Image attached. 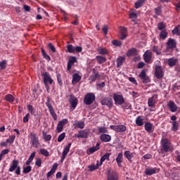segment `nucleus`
Wrapping results in <instances>:
<instances>
[{
    "mask_svg": "<svg viewBox=\"0 0 180 180\" xmlns=\"http://www.w3.org/2000/svg\"><path fill=\"white\" fill-rule=\"evenodd\" d=\"M179 26H176L174 27V29L172 31V34H176V36H179L180 34V30Z\"/></svg>",
    "mask_w": 180,
    "mask_h": 180,
    "instance_id": "obj_49",
    "label": "nucleus"
},
{
    "mask_svg": "<svg viewBox=\"0 0 180 180\" xmlns=\"http://www.w3.org/2000/svg\"><path fill=\"white\" fill-rule=\"evenodd\" d=\"M75 127L77 129H84L85 127V122L84 121H79L75 124Z\"/></svg>",
    "mask_w": 180,
    "mask_h": 180,
    "instance_id": "obj_43",
    "label": "nucleus"
},
{
    "mask_svg": "<svg viewBox=\"0 0 180 180\" xmlns=\"http://www.w3.org/2000/svg\"><path fill=\"white\" fill-rule=\"evenodd\" d=\"M15 139H16V136H10L9 139H6V143H9L10 144H12L13 141H15Z\"/></svg>",
    "mask_w": 180,
    "mask_h": 180,
    "instance_id": "obj_51",
    "label": "nucleus"
},
{
    "mask_svg": "<svg viewBox=\"0 0 180 180\" xmlns=\"http://www.w3.org/2000/svg\"><path fill=\"white\" fill-rule=\"evenodd\" d=\"M8 171L9 172H13V171H15V175H20V166H19V160H13L12 161L11 166L8 169Z\"/></svg>",
    "mask_w": 180,
    "mask_h": 180,
    "instance_id": "obj_3",
    "label": "nucleus"
},
{
    "mask_svg": "<svg viewBox=\"0 0 180 180\" xmlns=\"http://www.w3.org/2000/svg\"><path fill=\"white\" fill-rule=\"evenodd\" d=\"M127 37V29L124 27H121L120 30V39L124 40Z\"/></svg>",
    "mask_w": 180,
    "mask_h": 180,
    "instance_id": "obj_18",
    "label": "nucleus"
},
{
    "mask_svg": "<svg viewBox=\"0 0 180 180\" xmlns=\"http://www.w3.org/2000/svg\"><path fill=\"white\" fill-rule=\"evenodd\" d=\"M69 103L73 110L75 109L78 105V98L74 96V94H70L69 98Z\"/></svg>",
    "mask_w": 180,
    "mask_h": 180,
    "instance_id": "obj_12",
    "label": "nucleus"
},
{
    "mask_svg": "<svg viewBox=\"0 0 180 180\" xmlns=\"http://www.w3.org/2000/svg\"><path fill=\"white\" fill-rule=\"evenodd\" d=\"M95 99H96V97L95 96V94L87 93L84 96V105L89 106V105H92V103H94L95 102Z\"/></svg>",
    "mask_w": 180,
    "mask_h": 180,
    "instance_id": "obj_2",
    "label": "nucleus"
},
{
    "mask_svg": "<svg viewBox=\"0 0 180 180\" xmlns=\"http://www.w3.org/2000/svg\"><path fill=\"white\" fill-rule=\"evenodd\" d=\"M41 159L38 158L35 161V165H37V167H41Z\"/></svg>",
    "mask_w": 180,
    "mask_h": 180,
    "instance_id": "obj_64",
    "label": "nucleus"
},
{
    "mask_svg": "<svg viewBox=\"0 0 180 180\" xmlns=\"http://www.w3.org/2000/svg\"><path fill=\"white\" fill-rule=\"evenodd\" d=\"M50 97H47V100L46 103V106H47L49 111L52 116L53 119L54 120H57V114L56 113V111H54V108H53V105H51V103H50Z\"/></svg>",
    "mask_w": 180,
    "mask_h": 180,
    "instance_id": "obj_5",
    "label": "nucleus"
},
{
    "mask_svg": "<svg viewBox=\"0 0 180 180\" xmlns=\"http://www.w3.org/2000/svg\"><path fill=\"white\" fill-rule=\"evenodd\" d=\"M101 105L107 106L109 109L113 108V100L112 98L106 97L101 101Z\"/></svg>",
    "mask_w": 180,
    "mask_h": 180,
    "instance_id": "obj_9",
    "label": "nucleus"
},
{
    "mask_svg": "<svg viewBox=\"0 0 180 180\" xmlns=\"http://www.w3.org/2000/svg\"><path fill=\"white\" fill-rule=\"evenodd\" d=\"M165 24H164L163 22H160L158 24V30H162L163 29H165Z\"/></svg>",
    "mask_w": 180,
    "mask_h": 180,
    "instance_id": "obj_55",
    "label": "nucleus"
},
{
    "mask_svg": "<svg viewBox=\"0 0 180 180\" xmlns=\"http://www.w3.org/2000/svg\"><path fill=\"white\" fill-rule=\"evenodd\" d=\"M42 136L45 141H50V140H51V135H47V133H46L45 131L42 133Z\"/></svg>",
    "mask_w": 180,
    "mask_h": 180,
    "instance_id": "obj_52",
    "label": "nucleus"
},
{
    "mask_svg": "<svg viewBox=\"0 0 180 180\" xmlns=\"http://www.w3.org/2000/svg\"><path fill=\"white\" fill-rule=\"evenodd\" d=\"M48 47L50 49V50L52 51V53H56V51H57V50L56 49V47L51 43L49 44Z\"/></svg>",
    "mask_w": 180,
    "mask_h": 180,
    "instance_id": "obj_59",
    "label": "nucleus"
},
{
    "mask_svg": "<svg viewBox=\"0 0 180 180\" xmlns=\"http://www.w3.org/2000/svg\"><path fill=\"white\" fill-rule=\"evenodd\" d=\"M167 63L169 67H174L176 65V59H174V58H169L168 59Z\"/></svg>",
    "mask_w": 180,
    "mask_h": 180,
    "instance_id": "obj_44",
    "label": "nucleus"
},
{
    "mask_svg": "<svg viewBox=\"0 0 180 180\" xmlns=\"http://www.w3.org/2000/svg\"><path fill=\"white\" fill-rule=\"evenodd\" d=\"M39 154L44 157H50V152H49L46 148H41L39 150Z\"/></svg>",
    "mask_w": 180,
    "mask_h": 180,
    "instance_id": "obj_38",
    "label": "nucleus"
},
{
    "mask_svg": "<svg viewBox=\"0 0 180 180\" xmlns=\"http://www.w3.org/2000/svg\"><path fill=\"white\" fill-rule=\"evenodd\" d=\"M99 150V147H91L89 149V151L90 154H94L96 151H98Z\"/></svg>",
    "mask_w": 180,
    "mask_h": 180,
    "instance_id": "obj_60",
    "label": "nucleus"
},
{
    "mask_svg": "<svg viewBox=\"0 0 180 180\" xmlns=\"http://www.w3.org/2000/svg\"><path fill=\"white\" fill-rule=\"evenodd\" d=\"M167 106L172 112H176V110H178V107L176 106V103L174 101H169V103H167Z\"/></svg>",
    "mask_w": 180,
    "mask_h": 180,
    "instance_id": "obj_25",
    "label": "nucleus"
},
{
    "mask_svg": "<svg viewBox=\"0 0 180 180\" xmlns=\"http://www.w3.org/2000/svg\"><path fill=\"white\" fill-rule=\"evenodd\" d=\"M147 71L146 70V69H143L141 70V72H140V74L139 75V77L140 78V79H142L143 78L147 77Z\"/></svg>",
    "mask_w": 180,
    "mask_h": 180,
    "instance_id": "obj_46",
    "label": "nucleus"
},
{
    "mask_svg": "<svg viewBox=\"0 0 180 180\" xmlns=\"http://www.w3.org/2000/svg\"><path fill=\"white\" fill-rule=\"evenodd\" d=\"M57 81L58 84H59L60 86H63V81L61 80V75H57Z\"/></svg>",
    "mask_w": 180,
    "mask_h": 180,
    "instance_id": "obj_61",
    "label": "nucleus"
},
{
    "mask_svg": "<svg viewBox=\"0 0 180 180\" xmlns=\"http://www.w3.org/2000/svg\"><path fill=\"white\" fill-rule=\"evenodd\" d=\"M129 18L131 19H133L132 20L133 22H136V20L134 19H137V13H136V12H134V11H130Z\"/></svg>",
    "mask_w": 180,
    "mask_h": 180,
    "instance_id": "obj_48",
    "label": "nucleus"
},
{
    "mask_svg": "<svg viewBox=\"0 0 180 180\" xmlns=\"http://www.w3.org/2000/svg\"><path fill=\"white\" fill-rule=\"evenodd\" d=\"M100 140L103 141V143H109V141L112 140V136L109 134H102L100 136Z\"/></svg>",
    "mask_w": 180,
    "mask_h": 180,
    "instance_id": "obj_21",
    "label": "nucleus"
},
{
    "mask_svg": "<svg viewBox=\"0 0 180 180\" xmlns=\"http://www.w3.org/2000/svg\"><path fill=\"white\" fill-rule=\"evenodd\" d=\"M143 119L141 118V116H139L135 121V123L136 124V126H139L141 127L144 124V122H143Z\"/></svg>",
    "mask_w": 180,
    "mask_h": 180,
    "instance_id": "obj_35",
    "label": "nucleus"
},
{
    "mask_svg": "<svg viewBox=\"0 0 180 180\" xmlns=\"http://www.w3.org/2000/svg\"><path fill=\"white\" fill-rule=\"evenodd\" d=\"M110 129L117 131V133H123V131H126V130H127V128H126V126L124 125H111Z\"/></svg>",
    "mask_w": 180,
    "mask_h": 180,
    "instance_id": "obj_11",
    "label": "nucleus"
},
{
    "mask_svg": "<svg viewBox=\"0 0 180 180\" xmlns=\"http://www.w3.org/2000/svg\"><path fill=\"white\" fill-rule=\"evenodd\" d=\"M147 71L146 70V69H143L141 70V72H140V74L139 75V77L140 78V79H142L143 78L147 77Z\"/></svg>",
    "mask_w": 180,
    "mask_h": 180,
    "instance_id": "obj_47",
    "label": "nucleus"
},
{
    "mask_svg": "<svg viewBox=\"0 0 180 180\" xmlns=\"http://www.w3.org/2000/svg\"><path fill=\"white\" fill-rule=\"evenodd\" d=\"M92 72L93 74L90 75L89 81H90V82H95L96 79L101 78V75H99V72L96 71L95 68L92 70Z\"/></svg>",
    "mask_w": 180,
    "mask_h": 180,
    "instance_id": "obj_14",
    "label": "nucleus"
},
{
    "mask_svg": "<svg viewBox=\"0 0 180 180\" xmlns=\"http://www.w3.org/2000/svg\"><path fill=\"white\" fill-rule=\"evenodd\" d=\"M64 139H65V134L63 132L60 135H59L58 137V143H61V141H63V140H64Z\"/></svg>",
    "mask_w": 180,
    "mask_h": 180,
    "instance_id": "obj_57",
    "label": "nucleus"
},
{
    "mask_svg": "<svg viewBox=\"0 0 180 180\" xmlns=\"http://www.w3.org/2000/svg\"><path fill=\"white\" fill-rule=\"evenodd\" d=\"M27 108L32 116H36V109L33 107V105L28 104L27 105Z\"/></svg>",
    "mask_w": 180,
    "mask_h": 180,
    "instance_id": "obj_30",
    "label": "nucleus"
},
{
    "mask_svg": "<svg viewBox=\"0 0 180 180\" xmlns=\"http://www.w3.org/2000/svg\"><path fill=\"white\" fill-rule=\"evenodd\" d=\"M107 175V180H119V174H117V172L115 170H108Z\"/></svg>",
    "mask_w": 180,
    "mask_h": 180,
    "instance_id": "obj_8",
    "label": "nucleus"
},
{
    "mask_svg": "<svg viewBox=\"0 0 180 180\" xmlns=\"http://www.w3.org/2000/svg\"><path fill=\"white\" fill-rule=\"evenodd\" d=\"M112 44H113V46H117V47H120V46H122V41L116 39L112 40Z\"/></svg>",
    "mask_w": 180,
    "mask_h": 180,
    "instance_id": "obj_54",
    "label": "nucleus"
},
{
    "mask_svg": "<svg viewBox=\"0 0 180 180\" xmlns=\"http://www.w3.org/2000/svg\"><path fill=\"white\" fill-rule=\"evenodd\" d=\"M172 130H173L174 131H176V130H178L179 124L177 123L176 121H172Z\"/></svg>",
    "mask_w": 180,
    "mask_h": 180,
    "instance_id": "obj_50",
    "label": "nucleus"
},
{
    "mask_svg": "<svg viewBox=\"0 0 180 180\" xmlns=\"http://www.w3.org/2000/svg\"><path fill=\"white\" fill-rule=\"evenodd\" d=\"M144 127L146 131H147L148 133H153L154 131V126L151 122H146Z\"/></svg>",
    "mask_w": 180,
    "mask_h": 180,
    "instance_id": "obj_22",
    "label": "nucleus"
},
{
    "mask_svg": "<svg viewBox=\"0 0 180 180\" xmlns=\"http://www.w3.org/2000/svg\"><path fill=\"white\" fill-rule=\"evenodd\" d=\"M30 137V143L32 144V146L34 147V148H39L40 147V141H39V137L37 136V134L31 132Z\"/></svg>",
    "mask_w": 180,
    "mask_h": 180,
    "instance_id": "obj_4",
    "label": "nucleus"
},
{
    "mask_svg": "<svg viewBox=\"0 0 180 180\" xmlns=\"http://www.w3.org/2000/svg\"><path fill=\"white\" fill-rule=\"evenodd\" d=\"M152 58H153V53H151V51L147 50L143 54V59L145 63H150V61H151Z\"/></svg>",
    "mask_w": 180,
    "mask_h": 180,
    "instance_id": "obj_19",
    "label": "nucleus"
},
{
    "mask_svg": "<svg viewBox=\"0 0 180 180\" xmlns=\"http://www.w3.org/2000/svg\"><path fill=\"white\" fill-rule=\"evenodd\" d=\"M145 2H146V0H138L135 3V8L139 9V8H141V6L144 5Z\"/></svg>",
    "mask_w": 180,
    "mask_h": 180,
    "instance_id": "obj_39",
    "label": "nucleus"
},
{
    "mask_svg": "<svg viewBox=\"0 0 180 180\" xmlns=\"http://www.w3.org/2000/svg\"><path fill=\"white\" fill-rule=\"evenodd\" d=\"M88 136H89V129L81 130L78 134H75V137L77 139H88Z\"/></svg>",
    "mask_w": 180,
    "mask_h": 180,
    "instance_id": "obj_10",
    "label": "nucleus"
},
{
    "mask_svg": "<svg viewBox=\"0 0 180 180\" xmlns=\"http://www.w3.org/2000/svg\"><path fill=\"white\" fill-rule=\"evenodd\" d=\"M161 148L160 151L161 153H168V151H170L171 148H172L171 145V141H169L168 139L165 138L162 139L161 140Z\"/></svg>",
    "mask_w": 180,
    "mask_h": 180,
    "instance_id": "obj_1",
    "label": "nucleus"
},
{
    "mask_svg": "<svg viewBox=\"0 0 180 180\" xmlns=\"http://www.w3.org/2000/svg\"><path fill=\"white\" fill-rule=\"evenodd\" d=\"M77 63V57L75 56H70L69 58V60L68 62V67L67 70L68 71H70L71 68H72V65Z\"/></svg>",
    "mask_w": 180,
    "mask_h": 180,
    "instance_id": "obj_17",
    "label": "nucleus"
},
{
    "mask_svg": "<svg viewBox=\"0 0 180 180\" xmlns=\"http://www.w3.org/2000/svg\"><path fill=\"white\" fill-rule=\"evenodd\" d=\"M67 50L68 53L75 54V46H73L72 44H69L67 46Z\"/></svg>",
    "mask_w": 180,
    "mask_h": 180,
    "instance_id": "obj_45",
    "label": "nucleus"
},
{
    "mask_svg": "<svg viewBox=\"0 0 180 180\" xmlns=\"http://www.w3.org/2000/svg\"><path fill=\"white\" fill-rule=\"evenodd\" d=\"M34 157H36V152H32L26 162V165H30L32 164L33 160H34Z\"/></svg>",
    "mask_w": 180,
    "mask_h": 180,
    "instance_id": "obj_32",
    "label": "nucleus"
},
{
    "mask_svg": "<svg viewBox=\"0 0 180 180\" xmlns=\"http://www.w3.org/2000/svg\"><path fill=\"white\" fill-rule=\"evenodd\" d=\"M143 84H149V82H151V80L150 79V77L148 76H145V77H143L141 79Z\"/></svg>",
    "mask_w": 180,
    "mask_h": 180,
    "instance_id": "obj_53",
    "label": "nucleus"
},
{
    "mask_svg": "<svg viewBox=\"0 0 180 180\" xmlns=\"http://www.w3.org/2000/svg\"><path fill=\"white\" fill-rule=\"evenodd\" d=\"M67 123H68V120H67V119H63L58 122L57 127H56V130H57L58 133H61V131H63V130L64 129V126H65V124H67Z\"/></svg>",
    "mask_w": 180,
    "mask_h": 180,
    "instance_id": "obj_15",
    "label": "nucleus"
},
{
    "mask_svg": "<svg viewBox=\"0 0 180 180\" xmlns=\"http://www.w3.org/2000/svg\"><path fill=\"white\" fill-rule=\"evenodd\" d=\"M166 45L167 50H173V49H176V41L174 39L169 38Z\"/></svg>",
    "mask_w": 180,
    "mask_h": 180,
    "instance_id": "obj_13",
    "label": "nucleus"
},
{
    "mask_svg": "<svg viewBox=\"0 0 180 180\" xmlns=\"http://www.w3.org/2000/svg\"><path fill=\"white\" fill-rule=\"evenodd\" d=\"M159 37L162 40H165L167 37H168V32H167V30H162L160 33Z\"/></svg>",
    "mask_w": 180,
    "mask_h": 180,
    "instance_id": "obj_34",
    "label": "nucleus"
},
{
    "mask_svg": "<svg viewBox=\"0 0 180 180\" xmlns=\"http://www.w3.org/2000/svg\"><path fill=\"white\" fill-rule=\"evenodd\" d=\"M30 171H32V167L31 166H27L23 169L22 172L24 174H29V172H30Z\"/></svg>",
    "mask_w": 180,
    "mask_h": 180,
    "instance_id": "obj_56",
    "label": "nucleus"
},
{
    "mask_svg": "<svg viewBox=\"0 0 180 180\" xmlns=\"http://www.w3.org/2000/svg\"><path fill=\"white\" fill-rule=\"evenodd\" d=\"M96 60H97V63L98 64H103V63H106V58L103 57V56H97L96 57Z\"/></svg>",
    "mask_w": 180,
    "mask_h": 180,
    "instance_id": "obj_42",
    "label": "nucleus"
},
{
    "mask_svg": "<svg viewBox=\"0 0 180 180\" xmlns=\"http://www.w3.org/2000/svg\"><path fill=\"white\" fill-rule=\"evenodd\" d=\"M157 95H153L152 97L149 98L148 100V105L149 107L153 108L157 103V99H158Z\"/></svg>",
    "mask_w": 180,
    "mask_h": 180,
    "instance_id": "obj_20",
    "label": "nucleus"
},
{
    "mask_svg": "<svg viewBox=\"0 0 180 180\" xmlns=\"http://www.w3.org/2000/svg\"><path fill=\"white\" fill-rule=\"evenodd\" d=\"M124 61H126V58H124V57L119 56L117 59V67H122Z\"/></svg>",
    "mask_w": 180,
    "mask_h": 180,
    "instance_id": "obj_31",
    "label": "nucleus"
},
{
    "mask_svg": "<svg viewBox=\"0 0 180 180\" xmlns=\"http://www.w3.org/2000/svg\"><path fill=\"white\" fill-rule=\"evenodd\" d=\"M81 79H82V77H81V76H79V74L74 73L72 75V85H75V84H78V82H79V81H81Z\"/></svg>",
    "mask_w": 180,
    "mask_h": 180,
    "instance_id": "obj_23",
    "label": "nucleus"
},
{
    "mask_svg": "<svg viewBox=\"0 0 180 180\" xmlns=\"http://www.w3.org/2000/svg\"><path fill=\"white\" fill-rule=\"evenodd\" d=\"M98 133H100V134H105V133L109 132L106 127H98Z\"/></svg>",
    "mask_w": 180,
    "mask_h": 180,
    "instance_id": "obj_37",
    "label": "nucleus"
},
{
    "mask_svg": "<svg viewBox=\"0 0 180 180\" xmlns=\"http://www.w3.org/2000/svg\"><path fill=\"white\" fill-rule=\"evenodd\" d=\"M4 100L9 103H13L15 102V97L12 94H6L4 97Z\"/></svg>",
    "mask_w": 180,
    "mask_h": 180,
    "instance_id": "obj_27",
    "label": "nucleus"
},
{
    "mask_svg": "<svg viewBox=\"0 0 180 180\" xmlns=\"http://www.w3.org/2000/svg\"><path fill=\"white\" fill-rule=\"evenodd\" d=\"M98 54H101L102 56L109 54V51H108L106 48H98Z\"/></svg>",
    "mask_w": 180,
    "mask_h": 180,
    "instance_id": "obj_40",
    "label": "nucleus"
},
{
    "mask_svg": "<svg viewBox=\"0 0 180 180\" xmlns=\"http://www.w3.org/2000/svg\"><path fill=\"white\" fill-rule=\"evenodd\" d=\"M117 164L118 167H122V162H123V153H119L116 158Z\"/></svg>",
    "mask_w": 180,
    "mask_h": 180,
    "instance_id": "obj_29",
    "label": "nucleus"
},
{
    "mask_svg": "<svg viewBox=\"0 0 180 180\" xmlns=\"http://www.w3.org/2000/svg\"><path fill=\"white\" fill-rule=\"evenodd\" d=\"M88 168L89 171L92 172V171H95V169H98V166H95V165H89Z\"/></svg>",
    "mask_w": 180,
    "mask_h": 180,
    "instance_id": "obj_62",
    "label": "nucleus"
},
{
    "mask_svg": "<svg viewBox=\"0 0 180 180\" xmlns=\"http://www.w3.org/2000/svg\"><path fill=\"white\" fill-rule=\"evenodd\" d=\"M158 169L157 167L155 168H148L145 170L146 175L151 176L154 175V174H157V170Z\"/></svg>",
    "mask_w": 180,
    "mask_h": 180,
    "instance_id": "obj_26",
    "label": "nucleus"
},
{
    "mask_svg": "<svg viewBox=\"0 0 180 180\" xmlns=\"http://www.w3.org/2000/svg\"><path fill=\"white\" fill-rule=\"evenodd\" d=\"M41 77H43L44 84H49V85H51V84L54 82V80H53L49 72L41 73Z\"/></svg>",
    "mask_w": 180,
    "mask_h": 180,
    "instance_id": "obj_7",
    "label": "nucleus"
},
{
    "mask_svg": "<svg viewBox=\"0 0 180 180\" xmlns=\"http://www.w3.org/2000/svg\"><path fill=\"white\" fill-rule=\"evenodd\" d=\"M152 51H153V53H155L157 56H161L162 54L161 49H160V47H158V46H153L152 47Z\"/></svg>",
    "mask_w": 180,
    "mask_h": 180,
    "instance_id": "obj_41",
    "label": "nucleus"
},
{
    "mask_svg": "<svg viewBox=\"0 0 180 180\" xmlns=\"http://www.w3.org/2000/svg\"><path fill=\"white\" fill-rule=\"evenodd\" d=\"M110 157V153H105L100 159L101 161V165L105 162V160H109V158Z\"/></svg>",
    "mask_w": 180,
    "mask_h": 180,
    "instance_id": "obj_36",
    "label": "nucleus"
},
{
    "mask_svg": "<svg viewBox=\"0 0 180 180\" xmlns=\"http://www.w3.org/2000/svg\"><path fill=\"white\" fill-rule=\"evenodd\" d=\"M113 99L115 101V104L117 105H123L124 103V97L122 95L114 94Z\"/></svg>",
    "mask_w": 180,
    "mask_h": 180,
    "instance_id": "obj_6",
    "label": "nucleus"
},
{
    "mask_svg": "<svg viewBox=\"0 0 180 180\" xmlns=\"http://www.w3.org/2000/svg\"><path fill=\"white\" fill-rule=\"evenodd\" d=\"M71 145H72V143H69L68 145L64 148L62 155H65V157H67V154H68V153H70V150L71 148Z\"/></svg>",
    "mask_w": 180,
    "mask_h": 180,
    "instance_id": "obj_33",
    "label": "nucleus"
},
{
    "mask_svg": "<svg viewBox=\"0 0 180 180\" xmlns=\"http://www.w3.org/2000/svg\"><path fill=\"white\" fill-rule=\"evenodd\" d=\"M155 76L158 79H161L164 77V72L161 66H155Z\"/></svg>",
    "mask_w": 180,
    "mask_h": 180,
    "instance_id": "obj_16",
    "label": "nucleus"
},
{
    "mask_svg": "<svg viewBox=\"0 0 180 180\" xmlns=\"http://www.w3.org/2000/svg\"><path fill=\"white\" fill-rule=\"evenodd\" d=\"M154 11L158 16H160V15H161V7H158L155 8Z\"/></svg>",
    "mask_w": 180,
    "mask_h": 180,
    "instance_id": "obj_63",
    "label": "nucleus"
},
{
    "mask_svg": "<svg viewBox=\"0 0 180 180\" xmlns=\"http://www.w3.org/2000/svg\"><path fill=\"white\" fill-rule=\"evenodd\" d=\"M1 70H5L6 68V60H4L0 63Z\"/></svg>",
    "mask_w": 180,
    "mask_h": 180,
    "instance_id": "obj_58",
    "label": "nucleus"
},
{
    "mask_svg": "<svg viewBox=\"0 0 180 180\" xmlns=\"http://www.w3.org/2000/svg\"><path fill=\"white\" fill-rule=\"evenodd\" d=\"M124 157L129 161V162H133V157H134V153H131L129 150H126L124 153Z\"/></svg>",
    "mask_w": 180,
    "mask_h": 180,
    "instance_id": "obj_24",
    "label": "nucleus"
},
{
    "mask_svg": "<svg viewBox=\"0 0 180 180\" xmlns=\"http://www.w3.org/2000/svg\"><path fill=\"white\" fill-rule=\"evenodd\" d=\"M127 57H132V56H137V49L136 48H131L127 53Z\"/></svg>",
    "mask_w": 180,
    "mask_h": 180,
    "instance_id": "obj_28",
    "label": "nucleus"
}]
</instances>
